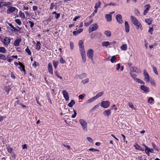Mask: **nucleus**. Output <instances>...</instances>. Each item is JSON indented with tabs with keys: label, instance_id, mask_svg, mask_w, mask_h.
Here are the masks:
<instances>
[{
	"label": "nucleus",
	"instance_id": "f257e3e1",
	"mask_svg": "<svg viewBox=\"0 0 160 160\" xmlns=\"http://www.w3.org/2000/svg\"><path fill=\"white\" fill-rule=\"evenodd\" d=\"M79 122L82 126L83 130L87 131L88 130L87 123L83 119H80Z\"/></svg>",
	"mask_w": 160,
	"mask_h": 160
},
{
	"label": "nucleus",
	"instance_id": "f03ea898",
	"mask_svg": "<svg viewBox=\"0 0 160 160\" xmlns=\"http://www.w3.org/2000/svg\"><path fill=\"white\" fill-rule=\"evenodd\" d=\"M98 28V26L96 23H94L91 25L89 28V32L96 30Z\"/></svg>",
	"mask_w": 160,
	"mask_h": 160
},
{
	"label": "nucleus",
	"instance_id": "7ed1b4c3",
	"mask_svg": "<svg viewBox=\"0 0 160 160\" xmlns=\"http://www.w3.org/2000/svg\"><path fill=\"white\" fill-rule=\"evenodd\" d=\"M110 103L109 101H102L101 102V106L104 108H107L109 107Z\"/></svg>",
	"mask_w": 160,
	"mask_h": 160
},
{
	"label": "nucleus",
	"instance_id": "20e7f679",
	"mask_svg": "<svg viewBox=\"0 0 160 160\" xmlns=\"http://www.w3.org/2000/svg\"><path fill=\"white\" fill-rule=\"evenodd\" d=\"M143 75L145 77L144 78V80L148 82H149L150 81V78L148 73H147V71L144 69L143 70Z\"/></svg>",
	"mask_w": 160,
	"mask_h": 160
},
{
	"label": "nucleus",
	"instance_id": "39448f33",
	"mask_svg": "<svg viewBox=\"0 0 160 160\" xmlns=\"http://www.w3.org/2000/svg\"><path fill=\"white\" fill-rule=\"evenodd\" d=\"M87 54L88 57L89 58L91 59L92 61L93 62V61L92 59L93 54V50L92 49L88 50V51Z\"/></svg>",
	"mask_w": 160,
	"mask_h": 160
},
{
	"label": "nucleus",
	"instance_id": "423d86ee",
	"mask_svg": "<svg viewBox=\"0 0 160 160\" xmlns=\"http://www.w3.org/2000/svg\"><path fill=\"white\" fill-rule=\"evenodd\" d=\"M14 64L16 66L18 65V64L19 65L20 67H18V68H20L21 71L25 72V69L24 66L21 63L19 62V64L17 62H14Z\"/></svg>",
	"mask_w": 160,
	"mask_h": 160
},
{
	"label": "nucleus",
	"instance_id": "0eeeda50",
	"mask_svg": "<svg viewBox=\"0 0 160 160\" xmlns=\"http://www.w3.org/2000/svg\"><path fill=\"white\" fill-rule=\"evenodd\" d=\"M116 19L117 22L119 24H122L123 22V21L122 20V16L121 15L118 14L116 16Z\"/></svg>",
	"mask_w": 160,
	"mask_h": 160
},
{
	"label": "nucleus",
	"instance_id": "6e6552de",
	"mask_svg": "<svg viewBox=\"0 0 160 160\" xmlns=\"http://www.w3.org/2000/svg\"><path fill=\"white\" fill-rule=\"evenodd\" d=\"M83 43L82 40H80L78 42V45L80 48V52L85 51L84 49V46L83 45Z\"/></svg>",
	"mask_w": 160,
	"mask_h": 160
},
{
	"label": "nucleus",
	"instance_id": "1a4fd4ad",
	"mask_svg": "<svg viewBox=\"0 0 160 160\" xmlns=\"http://www.w3.org/2000/svg\"><path fill=\"white\" fill-rule=\"evenodd\" d=\"M130 70L132 72L137 73H139L141 72V71L139 69H138L137 67H130Z\"/></svg>",
	"mask_w": 160,
	"mask_h": 160
},
{
	"label": "nucleus",
	"instance_id": "9d476101",
	"mask_svg": "<svg viewBox=\"0 0 160 160\" xmlns=\"http://www.w3.org/2000/svg\"><path fill=\"white\" fill-rule=\"evenodd\" d=\"M63 97L66 101L69 100V97L68 92L65 90H63L62 92Z\"/></svg>",
	"mask_w": 160,
	"mask_h": 160
},
{
	"label": "nucleus",
	"instance_id": "9b49d317",
	"mask_svg": "<svg viewBox=\"0 0 160 160\" xmlns=\"http://www.w3.org/2000/svg\"><path fill=\"white\" fill-rule=\"evenodd\" d=\"M133 24L136 27V28L137 29H138L139 28H140L141 30L142 29V25L140 22L139 21H138L137 22L134 23Z\"/></svg>",
	"mask_w": 160,
	"mask_h": 160
},
{
	"label": "nucleus",
	"instance_id": "f8f14e48",
	"mask_svg": "<svg viewBox=\"0 0 160 160\" xmlns=\"http://www.w3.org/2000/svg\"><path fill=\"white\" fill-rule=\"evenodd\" d=\"M16 9V8L15 7L11 6L7 10V13L8 14H9L15 11Z\"/></svg>",
	"mask_w": 160,
	"mask_h": 160
},
{
	"label": "nucleus",
	"instance_id": "ddd939ff",
	"mask_svg": "<svg viewBox=\"0 0 160 160\" xmlns=\"http://www.w3.org/2000/svg\"><path fill=\"white\" fill-rule=\"evenodd\" d=\"M145 152L146 154H148L149 153V152H152L153 151V150L152 148H148L146 146H145Z\"/></svg>",
	"mask_w": 160,
	"mask_h": 160
},
{
	"label": "nucleus",
	"instance_id": "4468645a",
	"mask_svg": "<svg viewBox=\"0 0 160 160\" xmlns=\"http://www.w3.org/2000/svg\"><path fill=\"white\" fill-rule=\"evenodd\" d=\"M48 68L49 72L51 74V75H52L53 74V70L52 67V65L51 63H48Z\"/></svg>",
	"mask_w": 160,
	"mask_h": 160
},
{
	"label": "nucleus",
	"instance_id": "2eb2a0df",
	"mask_svg": "<svg viewBox=\"0 0 160 160\" xmlns=\"http://www.w3.org/2000/svg\"><path fill=\"white\" fill-rule=\"evenodd\" d=\"M140 88L142 90L144 91V92H149V88L144 85H141Z\"/></svg>",
	"mask_w": 160,
	"mask_h": 160
},
{
	"label": "nucleus",
	"instance_id": "dca6fc26",
	"mask_svg": "<svg viewBox=\"0 0 160 160\" xmlns=\"http://www.w3.org/2000/svg\"><path fill=\"white\" fill-rule=\"evenodd\" d=\"M81 53L82 61L84 62H85L86 61L85 51H83V52H81Z\"/></svg>",
	"mask_w": 160,
	"mask_h": 160
},
{
	"label": "nucleus",
	"instance_id": "f3484780",
	"mask_svg": "<svg viewBox=\"0 0 160 160\" xmlns=\"http://www.w3.org/2000/svg\"><path fill=\"white\" fill-rule=\"evenodd\" d=\"M10 39L8 38L7 37H6L4 39L3 43L5 45H7L10 43Z\"/></svg>",
	"mask_w": 160,
	"mask_h": 160
},
{
	"label": "nucleus",
	"instance_id": "a211bd4d",
	"mask_svg": "<svg viewBox=\"0 0 160 160\" xmlns=\"http://www.w3.org/2000/svg\"><path fill=\"white\" fill-rule=\"evenodd\" d=\"M125 31L127 32H129V26L128 23V22L127 21H125Z\"/></svg>",
	"mask_w": 160,
	"mask_h": 160
},
{
	"label": "nucleus",
	"instance_id": "6ab92c4d",
	"mask_svg": "<svg viewBox=\"0 0 160 160\" xmlns=\"http://www.w3.org/2000/svg\"><path fill=\"white\" fill-rule=\"evenodd\" d=\"M111 112L110 109L108 110H105L103 112V114L105 116H107L108 117H109L111 115Z\"/></svg>",
	"mask_w": 160,
	"mask_h": 160
},
{
	"label": "nucleus",
	"instance_id": "aec40b11",
	"mask_svg": "<svg viewBox=\"0 0 160 160\" xmlns=\"http://www.w3.org/2000/svg\"><path fill=\"white\" fill-rule=\"evenodd\" d=\"M102 45L104 47H107L109 45H111L112 44L111 42H103L102 43Z\"/></svg>",
	"mask_w": 160,
	"mask_h": 160
},
{
	"label": "nucleus",
	"instance_id": "412c9836",
	"mask_svg": "<svg viewBox=\"0 0 160 160\" xmlns=\"http://www.w3.org/2000/svg\"><path fill=\"white\" fill-rule=\"evenodd\" d=\"M21 41V38L16 40L14 42V45L15 46H18L19 45L20 42Z\"/></svg>",
	"mask_w": 160,
	"mask_h": 160
},
{
	"label": "nucleus",
	"instance_id": "4be33fe9",
	"mask_svg": "<svg viewBox=\"0 0 160 160\" xmlns=\"http://www.w3.org/2000/svg\"><path fill=\"white\" fill-rule=\"evenodd\" d=\"M83 31V29H80L77 31H74L73 32V33L74 35H76L80 33L81 32H82Z\"/></svg>",
	"mask_w": 160,
	"mask_h": 160
},
{
	"label": "nucleus",
	"instance_id": "5701e85b",
	"mask_svg": "<svg viewBox=\"0 0 160 160\" xmlns=\"http://www.w3.org/2000/svg\"><path fill=\"white\" fill-rule=\"evenodd\" d=\"M131 19L133 24L138 21L135 17L133 16H131Z\"/></svg>",
	"mask_w": 160,
	"mask_h": 160
},
{
	"label": "nucleus",
	"instance_id": "b1692460",
	"mask_svg": "<svg viewBox=\"0 0 160 160\" xmlns=\"http://www.w3.org/2000/svg\"><path fill=\"white\" fill-rule=\"evenodd\" d=\"M152 21V19L151 18H146L145 19V22L147 23L148 25L151 24Z\"/></svg>",
	"mask_w": 160,
	"mask_h": 160
},
{
	"label": "nucleus",
	"instance_id": "393cba45",
	"mask_svg": "<svg viewBox=\"0 0 160 160\" xmlns=\"http://www.w3.org/2000/svg\"><path fill=\"white\" fill-rule=\"evenodd\" d=\"M96 99L95 97H94L88 100L86 102V103H91Z\"/></svg>",
	"mask_w": 160,
	"mask_h": 160
},
{
	"label": "nucleus",
	"instance_id": "a878e982",
	"mask_svg": "<svg viewBox=\"0 0 160 160\" xmlns=\"http://www.w3.org/2000/svg\"><path fill=\"white\" fill-rule=\"evenodd\" d=\"M105 17L108 22H110L112 20L111 16L109 14H106Z\"/></svg>",
	"mask_w": 160,
	"mask_h": 160
},
{
	"label": "nucleus",
	"instance_id": "bb28decb",
	"mask_svg": "<svg viewBox=\"0 0 160 160\" xmlns=\"http://www.w3.org/2000/svg\"><path fill=\"white\" fill-rule=\"evenodd\" d=\"M134 81H135L136 82L139 83H141V84H145L144 82H143V81H142L141 79H140L139 78H137L136 79H135V80H134Z\"/></svg>",
	"mask_w": 160,
	"mask_h": 160
},
{
	"label": "nucleus",
	"instance_id": "cd10ccee",
	"mask_svg": "<svg viewBox=\"0 0 160 160\" xmlns=\"http://www.w3.org/2000/svg\"><path fill=\"white\" fill-rule=\"evenodd\" d=\"M104 94V92H99L98 93L96 96H94L97 99L98 98L100 97L101 96H102Z\"/></svg>",
	"mask_w": 160,
	"mask_h": 160
},
{
	"label": "nucleus",
	"instance_id": "c85d7f7f",
	"mask_svg": "<svg viewBox=\"0 0 160 160\" xmlns=\"http://www.w3.org/2000/svg\"><path fill=\"white\" fill-rule=\"evenodd\" d=\"M127 49V46L126 44H124L122 45L121 47V49L122 50H126Z\"/></svg>",
	"mask_w": 160,
	"mask_h": 160
},
{
	"label": "nucleus",
	"instance_id": "c756f323",
	"mask_svg": "<svg viewBox=\"0 0 160 160\" xmlns=\"http://www.w3.org/2000/svg\"><path fill=\"white\" fill-rule=\"evenodd\" d=\"M41 45L40 42H38L36 43V49L38 50H39L41 48Z\"/></svg>",
	"mask_w": 160,
	"mask_h": 160
},
{
	"label": "nucleus",
	"instance_id": "7c9ffc66",
	"mask_svg": "<svg viewBox=\"0 0 160 160\" xmlns=\"http://www.w3.org/2000/svg\"><path fill=\"white\" fill-rule=\"evenodd\" d=\"M75 104V101L73 100H72L71 102L68 104V105L70 107H72Z\"/></svg>",
	"mask_w": 160,
	"mask_h": 160
},
{
	"label": "nucleus",
	"instance_id": "2f4dec72",
	"mask_svg": "<svg viewBox=\"0 0 160 160\" xmlns=\"http://www.w3.org/2000/svg\"><path fill=\"white\" fill-rule=\"evenodd\" d=\"M104 34L106 36L108 37H110L111 36V32L108 30L105 31Z\"/></svg>",
	"mask_w": 160,
	"mask_h": 160
},
{
	"label": "nucleus",
	"instance_id": "473e14b6",
	"mask_svg": "<svg viewBox=\"0 0 160 160\" xmlns=\"http://www.w3.org/2000/svg\"><path fill=\"white\" fill-rule=\"evenodd\" d=\"M150 8V6L149 4H148L146 5L145 6V9L144 11L148 12Z\"/></svg>",
	"mask_w": 160,
	"mask_h": 160
},
{
	"label": "nucleus",
	"instance_id": "72a5a7b5",
	"mask_svg": "<svg viewBox=\"0 0 160 160\" xmlns=\"http://www.w3.org/2000/svg\"><path fill=\"white\" fill-rule=\"evenodd\" d=\"M154 100L153 98L152 97H149V98L147 102L148 103L151 104L152 103L153 101Z\"/></svg>",
	"mask_w": 160,
	"mask_h": 160
},
{
	"label": "nucleus",
	"instance_id": "f704fd0d",
	"mask_svg": "<svg viewBox=\"0 0 160 160\" xmlns=\"http://www.w3.org/2000/svg\"><path fill=\"white\" fill-rule=\"evenodd\" d=\"M5 90L7 92H8V94L9 91H10L11 89V88H10V87L9 86H6L4 88Z\"/></svg>",
	"mask_w": 160,
	"mask_h": 160
},
{
	"label": "nucleus",
	"instance_id": "c9c22d12",
	"mask_svg": "<svg viewBox=\"0 0 160 160\" xmlns=\"http://www.w3.org/2000/svg\"><path fill=\"white\" fill-rule=\"evenodd\" d=\"M116 59V57L115 56H112L110 60L111 62L113 63L114 61Z\"/></svg>",
	"mask_w": 160,
	"mask_h": 160
},
{
	"label": "nucleus",
	"instance_id": "e433bc0d",
	"mask_svg": "<svg viewBox=\"0 0 160 160\" xmlns=\"http://www.w3.org/2000/svg\"><path fill=\"white\" fill-rule=\"evenodd\" d=\"M93 19H91L89 22H85L84 23V25L86 26H88L89 25H90L92 22Z\"/></svg>",
	"mask_w": 160,
	"mask_h": 160
},
{
	"label": "nucleus",
	"instance_id": "4c0bfd02",
	"mask_svg": "<svg viewBox=\"0 0 160 160\" xmlns=\"http://www.w3.org/2000/svg\"><path fill=\"white\" fill-rule=\"evenodd\" d=\"M19 16L21 18H25V15L21 11L19 12Z\"/></svg>",
	"mask_w": 160,
	"mask_h": 160
},
{
	"label": "nucleus",
	"instance_id": "58836bf2",
	"mask_svg": "<svg viewBox=\"0 0 160 160\" xmlns=\"http://www.w3.org/2000/svg\"><path fill=\"white\" fill-rule=\"evenodd\" d=\"M6 49L3 47H0V52L4 53L5 52Z\"/></svg>",
	"mask_w": 160,
	"mask_h": 160
},
{
	"label": "nucleus",
	"instance_id": "ea45409f",
	"mask_svg": "<svg viewBox=\"0 0 160 160\" xmlns=\"http://www.w3.org/2000/svg\"><path fill=\"white\" fill-rule=\"evenodd\" d=\"M26 52L29 55H30L31 54V52L28 47L25 50Z\"/></svg>",
	"mask_w": 160,
	"mask_h": 160
},
{
	"label": "nucleus",
	"instance_id": "a19ab883",
	"mask_svg": "<svg viewBox=\"0 0 160 160\" xmlns=\"http://www.w3.org/2000/svg\"><path fill=\"white\" fill-rule=\"evenodd\" d=\"M101 4V3L100 2V1H99L98 2V3L96 4L95 6L94 7L95 8L98 9V8L100 6Z\"/></svg>",
	"mask_w": 160,
	"mask_h": 160
},
{
	"label": "nucleus",
	"instance_id": "79ce46f5",
	"mask_svg": "<svg viewBox=\"0 0 160 160\" xmlns=\"http://www.w3.org/2000/svg\"><path fill=\"white\" fill-rule=\"evenodd\" d=\"M131 77L133 78L134 80H135V79H136L137 77V75L134 74H133L132 73H130Z\"/></svg>",
	"mask_w": 160,
	"mask_h": 160
},
{
	"label": "nucleus",
	"instance_id": "37998d69",
	"mask_svg": "<svg viewBox=\"0 0 160 160\" xmlns=\"http://www.w3.org/2000/svg\"><path fill=\"white\" fill-rule=\"evenodd\" d=\"M53 65L54 68H56L57 67L58 65V62H57V61H53Z\"/></svg>",
	"mask_w": 160,
	"mask_h": 160
},
{
	"label": "nucleus",
	"instance_id": "c03bdc74",
	"mask_svg": "<svg viewBox=\"0 0 160 160\" xmlns=\"http://www.w3.org/2000/svg\"><path fill=\"white\" fill-rule=\"evenodd\" d=\"M0 58L4 60L6 59V57L4 55L1 54H0Z\"/></svg>",
	"mask_w": 160,
	"mask_h": 160
},
{
	"label": "nucleus",
	"instance_id": "a18cd8bd",
	"mask_svg": "<svg viewBox=\"0 0 160 160\" xmlns=\"http://www.w3.org/2000/svg\"><path fill=\"white\" fill-rule=\"evenodd\" d=\"M89 81V80L88 78H87L85 80H83L82 81V82L83 84H85L86 83L88 82Z\"/></svg>",
	"mask_w": 160,
	"mask_h": 160
},
{
	"label": "nucleus",
	"instance_id": "49530a36",
	"mask_svg": "<svg viewBox=\"0 0 160 160\" xmlns=\"http://www.w3.org/2000/svg\"><path fill=\"white\" fill-rule=\"evenodd\" d=\"M16 22L18 25H20L21 24V22L20 20L19 19H16L15 20Z\"/></svg>",
	"mask_w": 160,
	"mask_h": 160
},
{
	"label": "nucleus",
	"instance_id": "de8ad7c7",
	"mask_svg": "<svg viewBox=\"0 0 160 160\" xmlns=\"http://www.w3.org/2000/svg\"><path fill=\"white\" fill-rule=\"evenodd\" d=\"M70 48L71 50H72L74 48V44L72 42H70Z\"/></svg>",
	"mask_w": 160,
	"mask_h": 160
},
{
	"label": "nucleus",
	"instance_id": "09e8293b",
	"mask_svg": "<svg viewBox=\"0 0 160 160\" xmlns=\"http://www.w3.org/2000/svg\"><path fill=\"white\" fill-rule=\"evenodd\" d=\"M153 68V71L157 75H158V71H157V69L156 68H155V67H153V68Z\"/></svg>",
	"mask_w": 160,
	"mask_h": 160
},
{
	"label": "nucleus",
	"instance_id": "8fccbe9b",
	"mask_svg": "<svg viewBox=\"0 0 160 160\" xmlns=\"http://www.w3.org/2000/svg\"><path fill=\"white\" fill-rule=\"evenodd\" d=\"M73 111H74V113L73 115H72V118H74L76 117V116L77 114L76 111L75 110H73Z\"/></svg>",
	"mask_w": 160,
	"mask_h": 160
},
{
	"label": "nucleus",
	"instance_id": "3c124183",
	"mask_svg": "<svg viewBox=\"0 0 160 160\" xmlns=\"http://www.w3.org/2000/svg\"><path fill=\"white\" fill-rule=\"evenodd\" d=\"M150 83L152 85L155 86L156 83L154 80H151L150 81Z\"/></svg>",
	"mask_w": 160,
	"mask_h": 160
},
{
	"label": "nucleus",
	"instance_id": "603ef678",
	"mask_svg": "<svg viewBox=\"0 0 160 160\" xmlns=\"http://www.w3.org/2000/svg\"><path fill=\"white\" fill-rule=\"evenodd\" d=\"M87 139L90 142H93L92 139L90 137H87Z\"/></svg>",
	"mask_w": 160,
	"mask_h": 160
},
{
	"label": "nucleus",
	"instance_id": "864d4df0",
	"mask_svg": "<svg viewBox=\"0 0 160 160\" xmlns=\"http://www.w3.org/2000/svg\"><path fill=\"white\" fill-rule=\"evenodd\" d=\"M152 146L153 148H154V149L155 150H156L157 151H159V150L158 149L157 147L154 144V143H152Z\"/></svg>",
	"mask_w": 160,
	"mask_h": 160
},
{
	"label": "nucleus",
	"instance_id": "5fc2aeb1",
	"mask_svg": "<svg viewBox=\"0 0 160 160\" xmlns=\"http://www.w3.org/2000/svg\"><path fill=\"white\" fill-rule=\"evenodd\" d=\"M85 96V95L84 94H82L80 95L79 96V98L80 99H82Z\"/></svg>",
	"mask_w": 160,
	"mask_h": 160
},
{
	"label": "nucleus",
	"instance_id": "6e6d98bb",
	"mask_svg": "<svg viewBox=\"0 0 160 160\" xmlns=\"http://www.w3.org/2000/svg\"><path fill=\"white\" fill-rule=\"evenodd\" d=\"M153 31V29L152 28H149V30L148 31V32L151 33V34H152V32Z\"/></svg>",
	"mask_w": 160,
	"mask_h": 160
},
{
	"label": "nucleus",
	"instance_id": "4d7b16f0",
	"mask_svg": "<svg viewBox=\"0 0 160 160\" xmlns=\"http://www.w3.org/2000/svg\"><path fill=\"white\" fill-rule=\"evenodd\" d=\"M7 150L9 153H11L12 151V149L10 147L7 148Z\"/></svg>",
	"mask_w": 160,
	"mask_h": 160
},
{
	"label": "nucleus",
	"instance_id": "13d9d810",
	"mask_svg": "<svg viewBox=\"0 0 160 160\" xmlns=\"http://www.w3.org/2000/svg\"><path fill=\"white\" fill-rule=\"evenodd\" d=\"M29 22L30 23V27L31 28H32L34 26V23L31 21H29Z\"/></svg>",
	"mask_w": 160,
	"mask_h": 160
},
{
	"label": "nucleus",
	"instance_id": "bf43d9fd",
	"mask_svg": "<svg viewBox=\"0 0 160 160\" xmlns=\"http://www.w3.org/2000/svg\"><path fill=\"white\" fill-rule=\"evenodd\" d=\"M60 62L61 63H64L65 62V60H64L62 58H61L60 59Z\"/></svg>",
	"mask_w": 160,
	"mask_h": 160
},
{
	"label": "nucleus",
	"instance_id": "052dcab7",
	"mask_svg": "<svg viewBox=\"0 0 160 160\" xmlns=\"http://www.w3.org/2000/svg\"><path fill=\"white\" fill-rule=\"evenodd\" d=\"M135 148L136 149L139 150L141 148V147L139 145H137L135 146Z\"/></svg>",
	"mask_w": 160,
	"mask_h": 160
},
{
	"label": "nucleus",
	"instance_id": "680f3d73",
	"mask_svg": "<svg viewBox=\"0 0 160 160\" xmlns=\"http://www.w3.org/2000/svg\"><path fill=\"white\" fill-rule=\"evenodd\" d=\"M89 151H93V152L96 151H99L98 150L95 149H94L93 148H90L89 149Z\"/></svg>",
	"mask_w": 160,
	"mask_h": 160
},
{
	"label": "nucleus",
	"instance_id": "e2e57ef3",
	"mask_svg": "<svg viewBox=\"0 0 160 160\" xmlns=\"http://www.w3.org/2000/svg\"><path fill=\"white\" fill-rule=\"evenodd\" d=\"M120 68V64L118 63L117 64V66L116 68V69L117 70H118Z\"/></svg>",
	"mask_w": 160,
	"mask_h": 160
},
{
	"label": "nucleus",
	"instance_id": "0e129e2a",
	"mask_svg": "<svg viewBox=\"0 0 160 160\" xmlns=\"http://www.w3.org/2000/svg\"><path fill=\"white\" fill-rule=\"evenodd\" d=\"M62 144L65 147L69 149H70V147L69 145H66L65 144L63 143H62Z\"/></svg>",
	"mask_w": 160,
	"mask_h": 160
},
{
	"label": "nucleus",
	"instance_id": "69168bd1",
	"mask_svg": "<svg viewBox=\"0 0 160 160\" xmlns=\"http://www.w3.org/2000/svg\"><path fill=\"white\" fill-rule=\"evenodd\" d=\"M95 37V35L93 33H92L90 36V38L92 39L94 38Z\"/></svg>",
	"mask_w": 160,
	"mask_h": 160
},
{
	"label": "nucleus",
	"instance_id": "338daca9",
	"mask_svg": "<svg viewBox=\"0 0 160 160\" xmlns=\"http://www.w3.org/2000/svg\"><path fill=\"white\" fill-rule=\"evenodd\" d=\"M128 106L132 109H134L135 108L134 106L132 104H130V103L129 104Z\"/></svg>",
	"mask_w": 160,
	"mask_h": 160
},
{
	"label": "nucleus",
	"instance_id": "774afa93",
	"mask_svg": "<svg viewBox=\"0 0 160 160\" xmlns=\"http://www.w3.org/2000/svg\"><path fill=\"white\" fill-rule=\"evenodd\" d=\"M55 74L58 77V78L62 79V77H60V76H59V75L58 74V72H55Z\"/></svg>",
	"mask_w": 160,
	"mask_h": 160
}]
</instances>
